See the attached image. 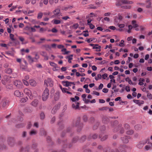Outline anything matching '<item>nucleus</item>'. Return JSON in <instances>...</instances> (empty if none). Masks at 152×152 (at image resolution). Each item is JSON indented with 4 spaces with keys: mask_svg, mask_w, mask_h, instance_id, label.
<instances>
[{
    "mask_svg": "<svg viewBox=\"0 0 152 152\" xmlns=\"http://www.w3.org/2000/svg\"><path fill=\"white\" fill-rule=\"evenodd\" d=\"M83 126V124L80 123V118L78 117L77 118L74 119L71 124V125L68 127L66 129V132L63 131L61 134V137H63L65 135L66 133H70L71 136L73 135V133H72L73 130V127H77V131L80 132L82 130Z\"/></svg>",
    "mask_w": 152,
    "mask_h": 152,
    "instance_id": "1",
    "label": "nucleus"
},
{
    "mask_svg": "<svg viewBox=\"0 0 152 152\" xmlns=\"http://www.w3.org/2000/svg\"><path fill=\"white\" fill-rule=\"evenodd\" d=\"M79 137L78 136H76L74 137L71 143H68L67 140H63L61 141H60L59 139H58V142L59 143H61L63 145V149L60 151H53L52 152H66V150L65 149H63L66 148H69L72 147L73 143H76L78 141H79Z\"/></svg>",
    "mask_w": 152,
    "mask_h": 152,
    "instance_id": "2",
    "label": "nucleus"
},
{
    "mask_svg": "<svg viewBox=\"0 0 152 152\" xmlns=\"http://www.w3.org/2000/svg\"><path fill=\"white\" fill-rule=\"evenodd\" d=\"M132 3V1L129 0H117L116 4L117 6H121L123 4H130Z\"/></svg>",
    "mask_w": 152,
    "mask_h": 152,
    "instance_id": "3",
    "label": "nucleus"
},
{
    "mask_svg": "<svg viewBox=\"0 0 152 152\" xmlns=\"http://www.w3.org/2000/svg\"><path fill=\"white\" fill-rule=\"evenodd\" d=\"M44 84L47 87H48L49 86L50 87H52L53 85V82L51 79L48 78L45 80Z\"/></svg>",
    "mask_w": 152,
    "mask_h": 152,
    "instance_id": "4",
    "label": "nucleus"
},
{
    "mask_svg": "<svg viewBox=\"0 0 152 152\" xmlns=\"http://www.w3.org/2000/svg\"><path fill=\"white\" fill-rule=\"evenodd\" d=\"M61 105V103L59 102L53 107L51 110V113L52 114H54L56 113L57 111L60 108Z\"/></svg>",
    "mask_w": 152,
    "mask_h": 152,
    "instance_id": "5",
    "label": "nucleus"
},
{
    "mask_svg": "<svg viewBox=\"0 0 152 152\" xmlns=\"http://www.w3.org/2000/svg\"><path fill=\"white\" fill-rule=\"evenodd\" d=\"M60 13V10L59 8H57L52 12L53 15H52L50 18H55L59 15Z\"/></svg>",
    "mask_w": 152,
    "mask_h": 152,
    "instance_id": "6",
    "label": "nucleus"
},
{
    "mask_svg": "<svg viewBox=\"0 0 152 152\" xmlns=\"http://www.w3.org/2000/svg\"><path fill=\"white\" fill-rule=\"evenodd\" d=\"M13 84L15 86L18 88H22L23 84L20 80H16L14 81Z\"/></svg>",
    "mask_w": 152,
    "mask_h": 152,
    "instance_id": "7",
    "label": "nucleus"
},
{
    "mask_svg": "<svg viewBox=\"0 0 152 152\" xmlns=\"http://www.w3.org/2000/svg\"><path fill=\"white\" fill-rule=\"evenodd\" d=\"M148 140V139H146L140 141L137 145V147L139 148H142Z\"/></svg>",
    "mask_w": 152,
    "mask_h": 152,
    "instance_id": "8",
    "label": "nucleus"
},
{
    "mask_svg": "<svg viewBox=\"0 0 152 152\" xmlns=\"http://www.w3.org/2000/svg\"><path fill=\"white\" fill-rule=\"evenodd\" d=\"M140 29L142 31L144 30V28L141 26H140L138 24L136 23V20H134V29L136 31H138Z\"/></svg>",
    "mask_w": 152,
    "mask_h": 152,
    "instance_id": "9",
    "label": "nucleus"
},
{
    "mask_svg": "<svg viewBox=\"0 0 152 152\" xmlns=\"http://www.w3.org/2000/svg\"><path fill=\"white\" fill-rule=\"evenodd\" d=\"M98 137V134H90L88 137L87 139L88 140L90 141L91 139H92L94 140L96 139Z\"/></svg>",
    "mask_w": 152,
    "mask_h": 152,
    "instance_id": "10",
    "label": "nucleus"
},
{
    "mask_svg": "<svg viewBox=\"0 0 152 152\" xmlns=\"http://www.w3.org/2000/svg\"><path fill=\"white\" fill-rule=\"evenodd\" d=\"M121 124H119L118 127H116L114 129H113V131L114 132H116L118 131L119 129H119V130H120V133L121 134H123L124 132V130L122 128L121 129L120 128L121 127Z\"/></svg>",
    "mask_w": 152,
    "mask_h": 152,
    "instance_id": "11",
    "label": "nucleus"
},
{
    "mask_svg": "<svg viewBox=\"0 0 152 152\" xmlns=\"http://www.w3.org/2000/svg\"><path fill=\"white\" fill-rule=\"evenodd\" d=\"M8 102V101L5 98L1 99V103L3 107H5L7 105Z\"/></svg>",
    "mask_w": 152,
    "mask_h": 152,
    "instance_id": "12",
    "label": "nucleus"
},
{
    "mask_svg": "<svg viewBox=\"0 0 152 152\" xmlns=\"http://www.w3.org/2000/svg\"><path fill=\"white\" fill-rule=\"evenodd\" d=\"M129 136H125L121 137V139L124 143H127L129 142V139L130 138Z\"/></svg>",
    "mask_w": 152,
    "mask_h": 152,
    "instance_id": "13",
    "label": "nucleus"
},
{
    "mask_svg": "<svg viewBox=\"0 0 152 152\" xmlns=\"http://www.w3.org/2000/svg\"><path fill=\"white\" fill-rule=\"evenodd\" d=\"M50 64L53 67V71H55L58 70L59 68L56 64L53 62H50Z\"/></svg>",
    "mask_w": 152,
    "mask_h": 152,
    "instance_id": "14",
    "label": "nucleus"
},
{
    "mask_svg": "<svg viewBox=\"0 0 152 152\" xmlns=\"http://www.w3.org/2000/svg\"><path fill=\"white\" fill-rule=\"evenodd\" d=\"M8 144L10 146H12L14 144L15 140L12 137H9L8 140Z\"/></svg>",
    "mask_w": 152,
    "mask_h": 152,
    "instance_id": "15",
    "label": "nucleus"
},
{
    "mask_svg": "<svg viewBox=\"0 0 152 152\" xmlns=\"http://www.w3.org/2000/svg\"><path fill=\"white\" fill-rule=\"evenodd\" d=\"M57 124L58 126L59 129L60 130L63 129L64 127V125L62 120L59 121L57 123Z\"/></svg>",
    "mask_w": 152,
    "mask_h": 152,
    "instance_id": "16",
    "label": "nucleus"
},
{
    "mask_svg": "<svg viewBox=\"0 0 152 152\" xmlns=\"http://www.w3.org/2000/svg\"><path fill=\"white\" fill-rule=\"evenodd\" d=\"M102 123L104 124H107L109 121V118L106 116H104L102 118Z\"/></svg>",
    "mask_w": 152,
    "mask_h": 152,
    "instance_id": "17",
    "label": "nucleus"
},
{
    "mask_svg": "<svg viewBox=\"0 0 152 152\" xmlns=\"http://www.w3.org/2000/svg\"><path fill=\"white\" fill-rule=\"evenodd\" d=\"M90 45L92 46L93 47V48L94 49H99V50H97V51H100L101 50V47L100 46H99L98 45L92 44H90Z\"/></svg>",
    "mask_w": 152,
    "mask_h": 152,
    "instance_id": "18",
    "label": "nucleus"
},
{
    "mask_svg": "<svg viewBox=\"0 0 152 152\" xmlns=\"http://www.w3.org/2000/svg\"><path fill=\"white\" fill-rule=\"evenodd\" d=\"M104 152H120L118 150L116 149L115 151H113L112 150H111L110 151V149L109 148H106L104 149Z\"/></svg>",
    "mask_w": 152,
    "mask_h": 152,
    "instance_id": "19",
    "label": "nucleus"
},
{
    "mask_svg": "<svg viewBox=\"0 0 152 152\" xmlns=\"http://www.w3.org/2000/svg\"><path fill=\"white\" fill-rule=\"evenodd\" d=\"M29 62L30 63H32L34 62H36V61L34 60V58H32L30 56H28L26 57Z\"/></svg>",
    "mask_w": 152,
    "mask_h": 152,
    "instance_id": "20",
    "label": "nucleus"
},
{
    "mask_svg": "<svg viewBox=\"0 0 152 152\" xmlns=\"http://www.w3.org/2000/svg\"><path fill=\"white\" fill-rule=\"evenodd\" d=\"M63 83L64 85L66 87L71 86L72 85L74 84L73 83L68 81H64L63 82Z\"/></svg>",
    "mask_w": 152,
    "mask_h": 152,
    "instance_id": "21",
    "label": "nucleus"
},
{
    "mask_svg": "<svg viewBox=\"0 0 152 152\" xmlns=\"http://www.w3.org/2000/svg\"><path fill=\"white\" fill-rule=\"evenodd\" d=\"M134 102L135 103L137 104H138L139 106H140L141 105V104H144V101L142 100L134 99Z\"/></svg>",
    "mask_w": 152,
    "mask_h": 152,
    "instance_id": "22",
    "label": "nucleus"
},
{
    "mask_svg": "<svg viewBox=\"0 0 152 152\" xmlns=\"http://www.w3.org/2000/svg\"><path fill=\"white\" fill-rule=\"evenodd\" d=\"M148 145H146L145 147V150L146 151H148L152 148V143L148 142Z\"/></svg>",
    "mask_w": 152,
    "mask_h": 152,
    "instance_id": "23",
    "label": "nucleus"
},
{
    "mask_svg": "<svg viewBox=\"0 0 152 152\" xmlns=\"http://www.w3.org/2000/svg\"><path fill=\"white\" fill-rule=\"evenodd\" d=\"M79 102H76L75 104H73L72 105V107L75 110L79 108Z\"/></svg>",
    "mask_w": 152,
    "mask_h": 152,
    "instance_id": "24",
    "label": "nucleus"
},
{
    "mask_svg": "<svg viewBox=\"0 0 152 152\" xmlns=\"http://www.w3.org/2000/svg\"><path fill=\"white\" fill-rule=\"evenodd\" d=\"M24 94L26 95H31V91L28 88H25L24 90Z\"/></svg>",
    "mask_w": 152,
    "mask_h": 152,
    "instance_id": "25",
    "label": "nucleus"
},
{
    "mask_svg": "<svg viewBox=\"0 0 152 152\" xmlns=\"http://www.w3.org/2000/svg\"><path fill=\"white\" fill-rule=\"evenodd\" d=\"M4 80H5V81H6L8 83H10L11 82V77L10 76H5L4 77Z\"/></svg>",
    "mask_w": 152,
    "mask_h": 152,
    "instance_id": "26",
    "label": "nucleus"
},
{
    "mask_svg": "<svg viewBox=\"0 0 152 152\" xmlns=\"http://www.w3.org/2000/svg\"><path fill=\"white\" fill-rule=\"evenodd\" d=\"M119 150L121 152H125V145H120L119 148Z\"/></svg>",
    "mask_w": 152,
    "mask_h": 152,
    "instance_id": "27",
    "label": "nucleus"
},
{
    "mask_svg": "<svg viewBox=\"0 0 152 152\" xmlns=\"http://www.w3.org/2000/svg\"><path fill=\"white\" fill-rule=\"evenodd\" d=\"M37 132L35 129L31 130L29 134L30 136H33L36 135L37 133Z\"/></svg>",
    "mask_w": 152,
    "mask_h": 152,
    "instance_id": "28",
    "label": "nucleus"
},
{
    "mask_svg": "<svg viewBox=\"0 0 152 152\" xmlns=\"http://www.w3.org/2000/svg\"><path fill=\"white\" fill-rule=\"evenodd\" d=\"M102 136L101 134H100L99 136V138H100L101 141H102L105 140L107 138V135H105L104 136L102 137Z\"/></svg>",
    "mask_w": 152,
    "mask_h": 152,
    "instance_id": "29",
    "label": "nucleus"
},
{
    "mask_svg": "<svg viewBox=\"0 0 152 152\" xmlns=\"http://www.w3.org/2000/svg\"><path fill=\"white\" fill-rule=\"evenodd\" d=\"M79 99V98L77 96H75L74 98L72 97L70 98V100L72 102H76V101L78 100Z\"/></svg>",
    "mask_w": 152,
    "mask_h": 152,
    "instance_id": "30",
    "label": "nucleus"
},
{
    "mask_svg": "<svg viewBox=\"0 0 152 152\" xmlns=\"http://www.w3.org/2000/svg\"><path fill=\"white\" fill-rule=\"evenodd\" d=\"M29 83L30 85L32 86H34L36 85V82L33 80H29Z\"/></svg>",
    "mask_w": 152,
    "mask_h": 152,
    "instance_id": "31",
    "label": "nucleus"
},
{
    "mask_svg": "<svg viewBox=\"0 0 152 152\" xmlns=\"http://www.w3.org/2000/svg\"><path fill=\"white\" fill-rule=\"evenodd\" d=\"M86 139V135H83L79 139V141L80 142H84Z\"/></svg>",
    "mask_w": 152,
    "mask_h": 152,
    "instance_id": "32",
    "label": "nucleus"
},
{
    "mask_svg": "<svg viewBox=\"0 0 152 152\" xmlns=\"http://www.w3.org/2000/svg\"><path fill=\"white\" fill-rule=\"evenodd\" d=\"M38 104V100L37 99L34 100L31 103L32 105L36 107Z\"/></svg>",
    "mask_w": 152,
    "mask_h": 152,
    "instance_id": "33",
    "label": "nucleus"
},
{
    "mask_svg": "<svg viewBox=\"0 0 152 152\" xmlns=\"http://www.w3.org/2000/svg\"><path fill=\"white\" fill-rule=\"evenodd\" d=\"M47 140L48 143L50 145H53V143L52 141L51 138L50 137L48 136L47 137Z\"/></svg>",
    "mask_w": 152,
    "mask_h": 152,
    "instance_id": "34",
    "label": "nucleus"
},
{
    "mask_svg": "<svg viewBox=\"0 0 152 152\" xmlns=\"http://www.w3.org/2000/svg\"><path fill=\"white\" fill-rule=\"evenodd\" d=\"M5 72L6 73L10 74L12 72V70L11 68H7L5 69Z\"/></svg>",
    "mask_w": 152,
    "mask_h": 152,
    "instance_id": "35",
    "label": "nucleus"
},
{
    "mask_svg": "<svg viewBox=\"0 0 152 152\" xmlns=\"http://www.w3.org/2000/svg\"><path fill=\"white\" fill-rule=\"evenodd\" d=\"M52 22H53L54 24H60L61 21L60 20H57L56 19H54L52 21Z\"/></svg>",
    "mask_w": 152,
    "mask_h": 152,
    "instance_id": "36",
    "label": "nucleus"
},
{
    "mask_svg": "<svg viewBox=\"0 0 152 152\" xmlns=\"http://www.w3.org/2000/svg\"><path fill=\"white\" fill-rule=\"evenodd\" d=\"M49 90L48 88H46L44 91L43 95H49Z\"/></svg>",
    "mask_w": 152,
    "mask_h": 152,
    "instance_id": "37",
    "label": "nucleus"
},
{
    "mask_svg": "<svg viewBox=\"0 0 152 152\" xmlns=\"http://www.w3.org/2000/svg\"><path fill=\"white\" fill-rule=\"evenodd\" d=\"M109 108V107H102L99 108L98 110L99 111H107Z\"/></svg>",
    "mask_w": 152,
    "mask_h": 152,
    "instance_id": "38",
    "label": "nucleus"
},
{
    "mask_svg": "<svg viewBox=\"0 0 152 152\" xmlns=\"http://www.w3.org/2000/svg\"><path fill=\"white\" fill-rule=\"evenodd\" d=\"M134 128L135 130H138L141 129L142 128V126L140 124H137L135 125L134 126Z\"/></svg>",
    "mask_w": 152,
    "mask_h": 152,
    "instance_id": "39",
    "label": "nucleus"
},
{
    "mask_svg": "<svg viewBox=\"0 0 152 152\" xmlns=\"http://www.w3.org/2000/svg\"><path fill=\"white\" fill-rule=\"evenodd\" d=\"M45 118V115L43 112H41L40 115V118L42 120H43Z\"/></svg>",
    "mask_w": 152,
    "mask_h": 152,
    "instance_id": "40",
    "label": "nucleus"
},
{
    "mask_svg": "<svg viewBox=\"0 0 152 152\" xmlns=\"http://www.w3.org/2000/svg\"><path fill=\"white\" fill-rule=\"evenodd\" d=\"M87 96H82L83 98V100L85 101V102L86 103H88L89 102V100L88 99H86V98Z\"/></svg>",
    "mask_w": 152,
    "mask_h": 152,
    "instance_id": "41",
    "label": "nucleus"
},
{
    "mask_svg": "<svg viewBox=\"0 0 152 152\" xmlns=\"http://www.w3.org/2000/svg\"><path fill=\"white\" fill-rule=\"evenodd\" d=\"M25 126V124L23 123L18 124L16 125L15 126L17 128H20L23 127Z\"/></svg>",
    "mask_w": 152,
    "mask_h": 152,
    "instance_id": "42",
    "label": "nucleus"
},
{
    "mask_svg": "<svg viewBox=\"0 0 152 152\" xmlns=\"http://www.w3.org/2000/svg\"><path fill=\"white\" fill-rule=\"evenodd\" d=\"M29 151V147L27 146L25 148H22L21 149V151L22 152H28Z\"/></svg>",
    "mask_w": 152,
    "mask_h": 152,
    "instance_id": "43",
    "label": "nucleus"
},
{
    "mask_svg": "<svg viewBox=\"0 0 152 152\" xmlns=\"http://www.w3.org/2000/svg\"><path fill=\"white\" fill-rule=\"evenodd\" d=\"M28 99V98L27 96L22 98L21 99L20 101L21 102L24 103L26 102Z\"/></svg>",
    "mask_w": 152,
    "mask_h": 152,
    "instance_id": "44",
    "label": "nucleus"
},
{
    "mask_svg": "<svg viewBox=\"0 0 152 152\" xmlns=\"http://www.w3.org/2000/svg\"><path fill=\"white\" fill-rule=\"evenodd\" d=\"M99 122H97L95 125H94L93 127V129L95 130L98 127L99 125Z\"/></svg>",
    "mask_w": 152,
    "mask_h": 152,
    "instance_id": "45",
    "label": "nucleus"
},
{
    "mask_svg": "<svg viewBox=\"0 0 152 152\" xmlns=\"http://www.w3.org/2000/svg\"><path fill=\"white\" fill-rule=\"evenodd\" d=\"M22 94V93L20 92L19 90H16L14 93V95H21Z\"/></svg>",
    "mask_w": 152,
    "mask_h": 152,
    "instance_id": "46",
    "label": "nucleus"
},
{
    "mask_svg": "<svg viewBox=\"0 0 152 152\" xmlns=\"http://www.w3.org/2000/svg\"><path fill=\"white\" fill-rule=\"evenodd\" d=\"M37 147V144L36 143L32 145V148L35 150V152H38V150L36 149V148Z\"/></svg>",
    "mask_w": 152,
    "mask_h": 152,
    "instance_id": "47",
    "label": "nucleus"
},
{
    "mask_svg": "<svg viewBox=\"0 0 152 152\" xmlns=\"http://www.w3.org/2000/svg\"><path fill=\"white\" fill-rule=\"evenodd\" d=\"M64 112H62L61 113L59 114L58 118L60 120H61L62 119V118L64 115Z\"/></svg>",
    "mask_w": 152,
    "mask_h": 152,
    "instance_id": "48",
    "label": "nucleus"
},
{
    "mask_svg": "<svg viewBox=\"0 0 152 152\" xmlns=\"http://www.w3.org/2000/svg\"><path fill=\"white\" fill-rule=\"evenodd\" d=\"M56 117L55 116H53L52 117L50 121V123L51 124H53L56 121Z\"/></svg>",
    "mask_w": 152,
    "mask_h": 152,
    "instance_id": "49",
    "label": "nucleus"
},
{
    "mask_svg": "<svg viewBox=\"0 0 152 152\" xmlns=\"http://www.w3.org/2000/svg\"><path fill=\"white\" fill-rule=\"evenodd\" d=\"M128 27L129 29L127 30V32L128 33H130L131 32V30L132 29V26L131 25H129L128 26Z\"/></svg>",
    "mask_w": 152,
    "mask_h": 152,
    "instance_id": "50",
    "label": "nucleus"
},
{
    "mask_svg": "<svg viewBox=\"0 0 152 152\" xmlns=\"http://www.w3.org/2000/svg\"><path fill=\"white\" fill-rule=\"evenodd\" d=\"M83 119L84 122H86L88 120V117L86 115H84L83 117Z\"/></svg>",
    "mask_w": 152,
    "mask_h": 152,
    "instance_id": "51",
    "label": "nucleus"
},
{
    "mask_svg": "<svg viewBox=\"0 0 152 152\" xmlns=\"http://www.w3.org/2000/svg\"><path fill=\"white\" fill-rule=\"evenodd\" d=\"M35 57L34 58V60L36 61V62L37 61V60L39 59V56L37 53H36L35 55Z\"/></svg>",
    "mask_w": 152,
    "mask_h": 152,
    "instance_id": "52",
    "label": "nucleus"
},
{
    "mask_svg": "<svg viewBox=\"0 0 152 152\" xmlns=\"http://www.w3.org/2000/svg\"><path fill=\"white\" fill-rule=\"evenodd\" d=\"M43 15V13L42 12H40L38 14L37 18L38 19H41L42 18Z\"/></svg>",
    "mask_w": 152,
    "mask_h": 152,
    "instance_id": "53",
    "label": "nucleus"
},
{
    "mask_svg": "<svg viewBox=\"0 0 152 152\" xmlns=\"http://www.w3.org/2000/svg\"><path fill=\"white\" fill-rule=\"evenodd\" d=\"M78 27V23H75L74 24L73 26H71L70 27H72V28H73L75 29H76Z\"/></svg>",
    "mask_w": 152,
    "mask_h": 152,
    "instance_id": "54",
    "label": "nucleus"
},
{
    "mask_svg": "<svg viewBox=\"0 0 152 152\" xmlns=\"http://www.w3.org/2000/svg\"><path fill=\"white\" fill-rule=\"evenodd\" d=\"M105 127L104 125L102 126H101L100 128V131L102 132H104L105 130Z\"/></svg>",
    "mask_w": 152,
    "mask_h": 152,
    "instance_id": "55",
    "label": "nucleus"
},
{
    "mask_svg": "<svg viewBox=\"0 0 152 152\" xmlns=\"http://www.w3.org/2000/svg\"><path fill=\"white\" fill-rule=\"evenodd\" d=\"M151 3L149 1H148L146 2V7L147 8H149L151 7Z\"/></svg>",
    "mask_w": 152,
    "mask_h": 152,
    "instance_id": "56",
    "label": "nucleus"
},
{
    "mask_svg": "<svg viewBox=\"0 0 152 152\" xmlns=\"http://www.w3.org/2000/svg\"><path fill=\"white\" fill-rule=\"evenodd\" d=\"M24 84L26 86H28L29 85V83L27 80H26L25 79H23L22 80Z\"/></svg>",
    "mask_w": 152,
    "mask_h": 152,
    "instance_id": "57",
    "label": "nucleus"
},
{
    "mask_svg": "<svg viewBox=\"0 0 152 152\" xmlns=\"http://www.w3.org/2000/svg\"><path fill=\"white\" fill-rule=\"evenodd\" d=\"M42 96V100L44 101H46L48 97V96Z\"/></svg>",
    "mask_w": 152,
    "mask_h": 152,
    "instance_id": "58",
    "label": "nucleus"
},
{
    "mask_svg": "<svg viewBox=\"0 0 152 152\" xmlns=\"http://www.w3.org/2000/svg\"><path fill=\"white\" fill-rule=\"evenodd\" d=\"M127 102L126 101H124L121 100L120 101V102H119V104L121 105H123V104H127Z\"/></svg>",
    "mask_w": 152,
    "mask_h": 152,
    "instance_id": "59",
    "label": "nucleus"
},
{
    "mask_svg": "<svg viewBox=\"0 0 152 152\" xmlns=\"http://www.w3.org/2000/svg\"><path fill=\"white\" fill-rule=\"evenodd\" d=\"M126 134L128 135H132L133 134V131L132 130H128L126 132Z\"/></svg>",
    "mask_w": 152,
    "mask_h": 152,
    "instance_id": "60",
    "label": "nucleus"
},
{
    "mask_svg": "<svg viewBox=\"0 0 152 152\" xmlns=\"http://www.w3.org/2000/svg\"><path fill=\"white\" fill-rule=\"evenodd\" d=\"M73 56V55H71L69 56H66V59H68L69 60H72V57Z\"/></svg>",
    "mask_w": 152,
    "mask_h": 152,
    "instance_id": "61",
    "label": "nucleus"
},
{
    "mask_svg": "<svg viewBox=\"0 0 152 152\" xmlns=\"http://www.w3.org/2000/svg\"><path fill=\"white\" fill-rule=\"evenodd\" d=\"M89 8L91 9H96L97 8V7L96 6H94L92 4H91L89 5Z\"/></svg>",
    "mask_w": 152,
    "mask_h": 152,
    "instance_id": "62",
    "label": "nucleus"
},
{
    "mask_svg": "<svg viewBox=\"0 0 152 152\" xmlns=\"http://www.w3.org/2000/svg\"><path fill=\"white\" fill-rule=\"evenodd\" d=\"M67 108V106L66 104L63 107V109L62 110V112H64L66 110Z\"/></svg>",
    "mask_w": 152,
    "mask_h": 152,
    "instance_id": "63",
    "label": "nucleus"
},
{
    "mask_svg": "<svg viewBox=\"0 0 152 152\" xmlns=\"http://www.w3.org/2000/svg\"><path fill=\"white\" fill-rule=\"evenodd\" d=\"M124 127L126 129H127V130H129L130 129L129 126L127 124H125L124 126Z\"/></svg>",
    "mask_w": 152,
    "mask_h": 152,
    "instance_id": "64",
    "label": "nucleus"
}]
</instances>
